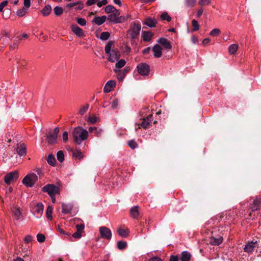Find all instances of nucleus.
I'll return each mask as SVG.
<instances>
[{
  "mask_svg": "<svg viewBox=\"0 0 261 261\" xmlns=\"http://www.w3.org/2000/svg\"><path fill=\"white\" fill-rule=\"evenodd\" d=\"M72 135L74 142L80 145L88 139L89 132L82 126H77L73 129Z\"/></svg>",
  "mask_w": 261,
  "mask_h": 261,
  "instance_id": "f257e3e1",
  "label": "nucleus"
},
{
  "mask_svg": "<svg viewBox=\"0 0 261 261\" xmlns=\"http://www.w3.org/2000/svg\"><path fill=\"white\" fill-rule=\"evenodd\" d=\"M114 42L109 41L105 46L106 54L109 55L108 60L111 62L117 61L120 56V54L117 49H114Z\"/></svg>",
  "mask_w": 261,
  "mask_h": 261,
  "instance_id": "f03ea898",
  "label": "nucleus"
},
{
  "mask_svg": "<svg viewBox=\"0 0 261 261\" xmlns=\"http://www.w3.org/2000/svg\"><path fill=\"white\" fill-rule=\"evenodd\" d=\"M120 11L118 10H116L111 14L108 16V19L115 23H122L125 22L129 17L128 15L126 16H121L120 15Z\"/></svg>",
  "mask_w": 261,
  "mask_h": 261,
  "instance_id": "7ed1b4c3",
  "label": "nucleus"
},
{
  "mask_svg": "<svg viewBox=\"0 0 261 261\" xmlns=\"http://www.w3.org/2000/svg\"><path fill=\"white\" fill-rule=\"evenodd\" d=\"M141 29V24L136 21L134 22L130 25L127 33L132 39H136L139 36Z\"/></svg>",
  "mask_w": 261,
  "mask_h": 261,
  "instance_id": "20e7f679",
  "label": "nucleus"
},
{
  "mask_svg": "<svg viewBox=\"0 0 261 261\" xmlns=\"http://www.w3.org/2000/svg\"><path fill=\"white\" fill-rule=\"evenodd\" d=\"M42 191L47 193L49 196L59 194L60 188L54 184H47L42 188Z\"/></svg>",
  "mask_w": 261,
  "mask_h": 261,
  "instance_id": "39448f33",
  "label": "nucleus"
},
{
  "mask_svg": "<svg viewBox=\"0 0 261 261\" xmlns=\"http://www.w3.org/2000/svg\"><path fill=\"white\" fill-rule=\"evenodd\" d=\"M38 176L34 173L27 174L23 179V183L27 187H32L37 181Z\"/></svg>",
  "mask_w": 261,
  "mask_h": 261,
  "instance_id": "423d86ee",
  "label": "nucleus"
},
{
  "mask_svg": "<svg viewBox=\"0 0 261 261\" xmlns=\"http://www.w3.org/2000/svg\"><path fill=\"white\" fill-rule=\"evenodd\" d=\"M59 132V128L56 127L53 131L50 132L47 136V141L50 144H55L57 142L58 134Z\"/></svg>",
  "mask_w": 261,
  "mask_h": 261,
  "instance_id": "0eeeda50",
  "label": "nucleus"
},
{
  "mask_svg": "<svg viewBox=\"0 0 261 261\" xmlns=\"http://www.w3.org/2000/svg\"><path fill=\"white\" fill-rule=\"evenodd\" d=\"M18 178V172L15 171L7 173L5 176V182L7 185H10L14 182Z\"/></svg>",
  "mask_w": 261,
  "mask_h": 261,
  "instance_id": "6e6552de",
  "label": "nucleus"
},
{
  "mask_svg": "<svg viewBox=\"0 0 261 261\" xmlns=\"http://www.w3.org/2000/svg\"><path fill=\"white\" fill-rule=\"evenodd\" d=\"M138 73L142 75H148L150 71V67L148 64L145 63L139 64L137 67Z\"/></svg>",
  "mask_w": 261,
  "mask_h": 261,
  "instance_id": "1a4fd4ad",
  "label": "nucleus"
},
{
  "mask_svg": "<svg viewBox=\"0 0 261 261\" xmlns=\"http://www.w3.org/2000/svg\"><path fill=\"white\" fill-rule=\"evenodd\" d=\"M100 237L110 240L112 238V232L111 230L106 226H101L99 229Z\"/></svg>",
  "mask_w": 261,
  "mask_h": 261,
  "instance_id": "9d476101",
  "label": "nucleus"
},
{
  "mask_svg": "<svg viewBox=\"0 0 261 261\" xmlns=\"http://www.w3.org/2000/svg\"><path fill=\"white\" fill-rule=\"evenodd\" d=\"M152 120V115H150L147 116L146 118L143 119V121L141 124H139L136 125L137 127H136V130L140 128V127H143L144 129H146L150 126L151 123V121Z\"/></svg>",
  "mask_w": 261,
  "mask_h": 261,
  "instance_id": "9b49d317",
  "label": "nucleus"
},
{
  "mask_svg": "<svg viewBox=\"0 0 261 261\" xmlns=\"http://www.w3.org/2000/svg\"><path fill=\"white\" fill-rule=\"evenodd\" d=\"M258 247V243L257 241H251L249 242L245 246L244 248V250L245 252L248 253H252L254 249Z\"/></svg>",
  "mask_w": 261,
  "mask_h": 261,
  "instance_id": "f8f14e48",
  "label": "nucleus"
},
{
  "mask_svg": "<svg viewBox=\"0 0 261 261\" xmlns=\"http://www.w3.org/2000/svg\"><path fill=\"white\" fill-rule=\"evenodd\" d=\"M43 205L41 203H38L35 206L33 212L37 218H40L43 214Z\"/></svg>",
  "mask_w": 261,
  "mask_h": 261,
  "instance_id": "ddd939ff",
  "label": "nucleus"
},
{
  "mask_svg": "<svg viewBox=\"0 0 261 261\" xmlns=\"http://www.w3.org/2000/svg\"><path fill=\"white\" fill-rule=\"evenodd\" d=\"M71 29L77 37H83L85 36L84 31L76 24H72L71 25Z\"/></svg>",
  "mask_w": 261,
  "mask_h": 261,
  "instance_id": "4468645a",
  "label": "nucleus"
},
{
  "mask_svg": "<svg viewBox=\"0 0 261 261\" xmlns=\"http://www.w3.org/2000/svg\"><path fill=\"white\" fill-rule=\"evenodd\" d=\"M73 205L72 203H63L62 205V212L64 214H71Z\"/></svg>",
  "mask_w": 261,
  "mask_h": 261,
  "instance_id": "2eb2a0df",
  "label": "nucleus"
},
{
  "mask_svg": "<svg viewBox=\"0 0 261 261\" xmlns=\"http://www.w3.org/2000/svg\"><path fill=\"white\" fill-rule=\"evenodd\" d=\"M11 211L15 220H18L21 218V213L19 207L13 205L11 207Z\"/></svg>",
  "mask_w": 261,
  "mask_h": 261,
  "instance_id": "dca6fc26",
  "label": "nucleus"
},
{
  "mask_svg": "<svg viewBox=\"0 0 261 261\" xmlns=\"http://www.w3.org/2000/svg\"><path fill=\"white\" fill-rule=\"evenodd\" d=\"M88 132L90 133L94 134V136L97 137L101 136L102 133V129L95 126H91L89 128Z\"/></svg>",
  "mask_w": 261,
  "mask_h": 261,
  "instance_id": "f3484780",
  "label": "nucleus"
},
{
  "mask_svg": "<svg viewBox=\"0 0 261 261\" xmlns=\"http://www.w3.org/2000/svg\"><path fill=\"white\" fill-rule=\"evenodd\" d=\"M115 86L116 83L114 81H109L106 84L103 88V91L106 93H109L113 90Z\"/></svg>",
  "mask_w": 261,
  "mask_h": 261,
  "instance_id": "a211bd4d",
  "label": "nucleus"
},
{
  "mask_svg": "<svg viewBox=\"0 0 261 261\" xmlns=\"http://www.w3.org/2000/svg\"><path fill=\"white\" fill-rule=\"evenodd\" d=\"M158 42L161 44L165 49H171L172 45L170 41L165 38H161L159 39Z\"/></svg>",
  "mask_w": 261,
  "mask_h": 261,
  "instance_id": "6ab92c4d",
  "label": "nucleus"
},
{
  "mask_svg": "<svg viewBox=\"0 0 261 261\" xmlns=\"http://www.w3.org/2000/svg\"><path fill=\"white\" fill-rule=\"evenodd\" d=\"M152 51L155 58H160L162 55V48L158 44H156L153 47Z\"/></svg>",
  "mask_w": 261,
  "mask_h": 261,
  "instance_id": "aec40b11",
  "label": "nucleus"
},
{
  "mask_svg": "<svg viewBox=\"0 0 261 261\" xmlns=\"http://www.w3.org/2000/svg\"><path fill=\"white\" fill-rule=\"evenodd\" d=\"M17 152L20 156H24L27 153V147L24 144H17Z\"/></svg>",
  "mask_w": 261,
  "mask_h": 261,
  "instance_id": "412c9836",
  "label": "nucleus"
},
{
  "mask_svg": "<svg viewBox=\"0 0 261 261\" xmlns=\"http://www.w3.org/2000/svg\"><path fill=\"white\" fill-rule=\"evenodd\" d=\"M261 206V198L256 197L253 200V203L251 206L252 211H257L260 208Z\"/></svg>",
  "mask_w": 261,
  "mask_h": 261,
  "instance_id": "4be33fe9",
  "label": "nucleus"
},
{
  "mask_svg": "<svg viewBox=\"0 0 261 261\" xmlns=\"http://www.w3.org/2000/svg\"><path fill=\"white\" fill-rule=\"evenodd\" d=\"M107 19V17L106 16H102L101 17H95L92 19V22L95 23L98 25H100L103 23Z\"/></svg>",
  "mask_w": 261,
  "mask_h": 261,
  "instance_id": "5701e85b",
  "label": "nucleus"
},
{
  "mask_svg": "<svg viewBox=\"0 0 261 261\" xmlns=\"http://www.w3.org/2000/svg\"><path fill=\"white\" fill-rule=\"evenodd\" d=\"M191 257V254L188 251H183L180 256L181 261H190Z\"/></svg>",
  "mask_w": 261,
  "mask_h": 261,
  "instance_id": "b1692460",
  "label": "nucleus"
},
{
  "mask_svg": "<svg viewBox=\"0 0 261 261\" xmlns=\"http://www.w3.org/2000/svg\"><path fill=\"white\" fill-rule=\"evenodd\" d=\"M131 216L134 219H136L139 215V207L138 206H135L133 207L130 211Z\"/></svg>",
  "mask_w": 261,
  "mask_h": 261,
  "instance_id": "393cba45",
  "label": "nucleus"
},
{
  "mask_svg": "<svg viewBox=\"0 0 261 261\" xmlns=\"http://www.w3.org/2000/svg\"><path fill=\"white\" fill-rule=\"evenodd\" d=\"M85 119L89 122L91 124H94L96 122L99 121V119L95 115L92 116H86Z\"/></svg>",
  "mask_w": 261,
  "mask_h": 261,
  "instance_id": "a878e982",
  "label": "nucleus"
},
{
  "mask_svg": "<svg viewBox=\"0 0 261 261\" xmlns=\"http://www.w3.org/2000/svg\"><path fill=\"white\" fill-rule=\"evenodd\" d=\"M239 45L237 44H232L228 47V51L230 55H234L238 51Z\"/></svg>",
  "mask_w": 261,
  "mask_h": 261,
  "instance_id": "bb28decb",
  "label": "nucleus"
},
{
  "mask_svg": "<svg viewBox=\"0 0 261 261\" xmlns=\"http://www.w3.org/2000/svg\"><path fill=\"white\" fill-rule=\"evenodd\" d=\"M144 23L149 27H154L155 26L156 21L155 19L149 17L145 19Z\"/></svg>",
  "mask_w": 261,
  "mask_h": 261,
  "instance_id": "cd10ccee",
  "label": "nucleus"
},
{
  "mask_svg": "<svg viewBox=\"0 0 261 261\" xmlns=\"http://www.w3.org/2000/svg\"><path fill=\"white\" fill-rule=\"evenodd\" d=\"M152 37V34L150 32H144L142 33L143 39L145 42L150 41Z\"/></svg>",
  "mask_w": 261,
  "mask_h": 261,
  "instance_id": "c85d7f7f",
  "label": "nucleus"
},
{
  "mask_svg": "<svg viewBox=\"0 0 261 261\" xmlns=\"http://www.w3.org/2000/svg\"><path fill=\"white\" fill-rule=\"evenodd\" d=\"M223 239L221 237L218 238L212 237L210 240V243L213 245H219L222 242Z\"/></svg>",
  "mask_w": 261,
  "mask_h": 261,
  "instance_id": "c756f323",
  "label": "nucleus"
},
{
  "mask_svg": "<svg viewBox=\"0 0 261 261\" xmlns=\"http://www.w3.org/2000/svg\"><path fill=\"white\" fill-rule=\"evenodd\" d=\"M119 235L122 237L126 238L128 236L129 230L128 229L119 228L117 230Z\"/></svg>",
  "mask_w": 261,
  "mask_h": 261,
  "instance_id": "7c9ffc66",
  "label": "nucleus"
},
{
  "mask_svg": "<svg viewBox=\"0 0 261 261\" xmlns=\"http://www.w3.org/2000/svg\"><path fill=\"white\" fill-rule=\"evenodd\" d=\"M51 10V7L50 5H47L45 6L43 9L41 10V13L43 16H46L48 15Z\"/></svg>",
  "mask_w": 261,
  "mask_h": 261,
  "instance_id": "2f4dec72",
  "label": "nucleus"
},
{
  "mask_svg": "<svg viewBox=\"0 0 261 261\" xmlns=\"http://www.w3.org/2000/svg\"><path fill=\"white\" fill-rule=\"evenodd\" d=\"M89 108V104H86L84 106H82L79 109V114L81 116L84 115L87 112Z\"/></svg>",
  "mask_w": 261,
  "mask_h": 261,
  "instance_id": "473e14b6",
  "label": "nucleus"
},
{
  "mask_svg": "<svg viewBox=\"0 0 261 261\" xmlns=\"http://www.w3.org/2000/svg\"><path fill=\"white\" fill-rule=\"evenodd\" d=\"M72 155L74 158L78 159L79 160L82 159L84 157L83 153L81 151L78 150H76L73 152Z\"/></svg>",
  "mask_w": 261,
  "mask_h": 261,
  "instance_id": "72a5a7b5",
  "label": "nucleus"
},
{
  "mask_svg": "<svg viewBox=\"0 0 261 261\" xmlns=\"http://www.w3.org/2000/svg\"><path fill=\"white\" fill-rule=\"evenodd\" d=\"M53 208L51 206H48L46 212V216L47 219L51 220L52 219V213Z\"/></svg>",
  "mask_w": 261,
  "mask_h": 261,
  "instance_id": "f704fd0d",
  "label": "nucleus"
},
{
  "mask_svg": "<svg viewBox=\"0 0 261 261\" xmlns=\"http://www.w3.org/2000/svg\"><path fill=\"white\" fill-rule=\"evenodd\" d=\"M47 161L48 163L51 166H54L56 164L55 158L51 154H49L48 156L47 159Z\"/></svg>",
  "mask_w": 261,
  "mask_h": 261,
  "instance_id": "c9c22d12",
  "label": "nucleus"
},
{
  "mask_svg": "<svg viewBox=\"0 0 261 261\" xmlns=\"http://www.w3.org/2000/svg\"><path fill=\"white\" fill-rule=\"evenodd\" d=\"M54 11L56 16H60L63 13V8L58 6L55 7Z\"/></svg>",
  "mask_w": 261,
  "mask_h": 261,
  "instance_id": "e433bc0d",
  "label": "nucleus"
},
{
  "mask_svg": "<svg viewBox=\"0 0 261 261\" xmlns=\"http://www.w3.org/2000/svg\"><path fill=\"white\" fill-rule=\"evenodd\" d=\"M27 10H28L25 8L23 7L22 9L18 10L16 12V14L19 17H22L25 15L27 12Z\"/></svg>",
  "mask_w": 261,
  "mask_h": 261,
  "instance_id": "4c0bfd02",
  "label": "nucleus"
},
{
  "mask_svg": "<svg viewBox=\"0 0 261 261\" xmlns=\"http://www.w3.org/2000/svg\"><path fill=\"white\" fill-rule=\"evenodd\" d=\"M126 64V62L124 59H121L118 61L115 64L116 68H121L124 66Z\"/></svg>",
  "mask_w": 261,
  "mask_h": 261,
  "instance_id": "58836bf2",
  "label": "nucleus"
},
{
  "mask_svg": "<svg viewBox=\"0 0 261 261\" xmlns=\"http://www.w3.org/2000/svg\"><path fill=\"white\" fill-rule=\"evenodd\" d=\"M196 0H186L185 1V5L187 7L192 8L196 4Z\"/></svg>",
  "mask_w": 261,
  "mask_h": 261,
  "instance_id": "ea45409f",
  "label": "nucleus"
},
{
  "mask_svg": "<svg viewBox=\"0 0 261 261\" xmlns=\"http://www.w3.org/2000/svg\"><path fill=\"white\" fill-rule=\"evenodd\" d=\"M117 247L119 249L122 250L125 249L127 246V243L124 241H118L117 242Z\"/></svg>",
  "mask_w": 261,
  "mask_h": 261,
  "instance_id": "a19ab883",
  "label": "nucleus"
},
{
  "mask_svg": "<svg viewBox=\"0 0 261 261\" xmlns=\"http://www.w3.org/2000/svg\"><path fill=\"white\" fill-rule=\"evenodd\" d=\"M161 18L163 20H167L169 22L171 20V17L168 15L167 12L163 13L161 15Z\"/></svg>",
  "mask_w": 261,
  "mask_h": 261,
  "instance_id": "79ce46f5",
  "label": "nucleus"
},
{
  "mask_svg": "<svg viewBox=\"0 0 261 261\" xmlns=\"http://www.w3.org/2000/svg\"><path fill=\"white\" fill-rule=\"evenodd\" d=\"M192 25L193 27V31H196L199 29V25L198 21L195 19H193L192 21Z\"/></svg>",
  "mask_w": 261,
  "mask_h": 261,
  "instance_id": "37998d69",
  "label": "nucleus"
},
{
  "mask_svg": "<svg viewBox=\"0 0 261 261\" xmlns=\"http://www.w3.org/2000/svg\"><path fill=\"white\" fill-rule=\"evenodd\" d=\"M117 9L112 5H109L105 8V11L107 13H113Z\"/></svg>",
  "mask_w": 261,
  "mask_h": 261,
  "instance_id": "c03bdc74",
  "label": "nucleus"
},
{
  "mask_svg": "<svg viewBox=\"0 0 261 261\" xmlns=\"http://www.w3.org/2000/svg\"><path fill=\"white\" fill-rule=\"evenodd\" d=\"M57 158L60 162H62L64 160V154L62 151H59L57 153Z\"/></svg>",
  "mask_w": 261,
  "mask_h": 261,
  "instance_id": "a18cd8bd",
  "label": "nucleus"
},
{
  "mask_svg": "<svg viewBox=\"0 0 261 261\" xmlns=\"http://www.w3.org/2000/svg\"><path fill=\"white\" fill-rule=\"evenodd\" d=\"M110 37V34L108 32H104L101 33L100 39L102 40H107Z\"/></svg>",
  "mask_w": 261,
  "mask_h": 261,
  "instance_id": "49530a36",
  "label": "nucleus"
},
{
  "mask_svg": "<svg viewBox=\"0 0 261 261\" xmlns=\"http://www.w3.org/2000/svg\"><path fill=\"white\" fill-rule=\"evenodd\" d=\"M118 100L117 98H115L113 99L111 102V109L114 110L118 108Z\"/></svg>",
  "mask_w": 261,
  "mask_h": 261,
  "instance_id": "de8ad7c7",
  "label": "nucleus"
},
{
  "mask_svg": "<svg viewBox=\"0 0 261 261\" xmlns=\"http://www.w3.org/2000/svg\"><path fill=\"white\" fill-rule=\"evenodd\" d=\"M220 33V30L219 29H214L211 31L210 35L212 36H217L219 35Z\"/></svg>",
  "mask_w": 261,
  "mask_h": 261,
  "instance_id": "09e8293b",
  "label": "nucleus"
},
{
  "mask_svg": "<svg viewBox=\"0 0 261 261\" xmlns=\"http://www.w3.org/2000/svg\"><path fill=\"white\" fill-rule=\"evenodd\" d=\"M76 21L77 23L81 25V26L86 25L87 22L86 20L84 18L79 17L76 18Z\"/></svg>",
  "mask_w": 261,
  "mask_h": 261,
  "instance_id": "8fccbe9b",
  "label": "nucleus"
},
{
  "mask_svg": "<svg viewBox=\"0 0 261 261\" xmlns=\"http://www.w3.org/2000/svg\"><path fill=\"white\" fill-rule=\"evenodd\" d=\"M37 239L39 242L42 243L45 241V238L43 234H38L37 236Z\"/></svg>",
  "mask_w": 261,
  "mask_h": 261,
  "instance_id": "3c124183",
  "label": "nucleus"
},
{
  "mask_svg": "<svg viewBox=\"0 0 261 261\" xmlns=\"http://www.w3.org/2000/svg\"><path fill=\"white\" fill-rule=\"evenodd\" d=\"M128 144L129 146V147L132 149H135L137 147V143L134 140H131L129 141Z\"/></svg>",
  "mask_w": 261,
  "mask_h": 261,
  "instance_id": "603ef678",
  "label": "nucleus"
},
{
  "mask_svg": "<svg viewBox=\"0 0 261 261\" xmlns=\"http://www.w3.org/2000/svg\"><path fill=\"white\" fill-rule=\"evenodd\" d=\"M77 6L75 8L77 10H81L84 8V4L81 1L76 2Z\"/></svg>",
  "mask_w": 261,
  "mask_h": 261,
  "instance_id": "864d4df0",
  "label": "nucleus"
},
{
  "mask_svg": "<svg viewBox=\"0 0 261 261\" xmlns=\"http://www.w3.org/2000/svg\"><path fill=\"white\" fill-rule=\"evenodd\" d=\"M23 8H25L27 10L31 6V0H23Z\"/></svg>",
  "mask_w": 261,
  "mask_h": 261,
  "instance_id": "5fc2aeb1",
  "label": "nucleus"
},
{
  "mask_svg": "<svg viewBox=\"0 0 261 261\" xmlns=\"http://www.w3.org/2000/svg\"><path fill=\"white\" fill-rule=\"evenodd\" d=\"M8 1H4L0 4V12L3 11L4 8L8 5Z\"/></svg>",
  "mask_w": 261,
  "mask_h": 261,
  "instance_id": "6e6d98bb",
  "label": "nucleus"
},
{
  "mask_svg": "<svg viewBox=\"0 0 261 261\" xmlns=\"http://www.w3.org/2000/svg\"><path fill=\"white\" fill-rule=\"evenodd\" d=\"M62 139L64 142H67L68 140V133L67 132H64L63 133Z\"/></svg>",
  "mask_w": 261,
  "mask_h": 261,
  "instance_id": "4d7b16f0",
  "label": "nucleus"
},
{
  "mask_svg": "<svg viewBox=\"0 0 261 261\" xmlns=\"http://www.w3.org/2000/svg\"><path fill=\"white\" fill-rule=\"evenodd\" d=\"M76 228L77 229V231L80 232L81 233L82 232L84 228V225L83 224H78L76 225Z\"/></svg>",
  "mask_w": 261,
  "mask_h": 261,
  "instance_id": "13d9d810",
  "label": "nucleus"
},
{
  "mask_svg": "<svg viewBox=\"0 0 261 261\" xmlns=\"http://www.w3.org/2000/svg\"><path fill=\"white\" fill-rule=\"evenodd\" d=\"M99 0H87L86 2V5L88 6H90L95 3H96Z\"/></svg>",
  "mask_w": 261,
  "mask_h": 261,
  "instance_id": "bf43d9fd",
  "label": "nucleus"
},
{
  "mask_svg": "<svg viewBox=\"0 0 261 261\" xmlns=\"http://www.w3.org/2000/svg\"><path fill=\"white\" fill-rule=\"evenodd\" d=\"M58 231L61 233V234H65V235H66V236H69L70 234V233L69 232H66L62 228H61L59 226H58Z\"/></svg>",
  "mask_w": 261,
  "mask_h": 261,
  "instance_id": "052dcab7",
  "label": "nucleus"
},
{
  "mask_svg": "<svg viewBox=\"0 0 261 261\" xmlns=\"http://www.w3.org/2000/svg\"><path fill=\"white\" fill-rule=\"evenodd\" d=\"M25 243H29L32 241V237L30 235H27L24 240Z\"/></svg>",
  "mask_w": 261,
  "mask_h": 261,
  "instance_id": "680f3d73",
  "label": "nucleus"
},
{
  "mask_svg": "<svg viewBox=\"0 0 261 261\" xmlns=\"http://www.w3.org/2000/svg\"><path fill=\"white\" fill-rule=\"evenodd\" d=\"M82 237V233L79 231H76L73 233L72 237L76 239H80Z\"/></svg>",
  "mask_w": 261,
  "mask_h": 261,
  "instance_id": "e2e57ef3",
  "label": "nucleus"
},
{
  "mask_svg": "<svg viewBox=\"0 0 261 261\" xmlns=\"http://www.w3.org/2000/svg\"><path fill=\"white\" fill-rule=\"evenodd\" d=\"M203 10L202 8H200L198 9L197 12V17L198 18L200 17V16H201V15L203 13Z\"/></svg>",
  "mask_w": 261,
  "mask_h": 261,
  "instance_id": "0e129e2a",
  "label": "nucleus"
},
{
  "mask_svg": "<svg viewBox=\"0 0 261 261\" xmlns=\"http://www.w3.org/2000/svg\"><path fill=\"white\" fill-rule=\"evenodd\" d=\"M179 258L177 256L171 255L170 258V261H178Z\"/></svg>",
  "mask_w": 261,
  "mask_h": 261,
  "instance_id": "69168bd1",
  "label": "nucleus"
},
{
  "mask_svg": "<svg viewBox=\"0 0 261 261\" xmlns=\"http://www.w3.org/2000/svg\"><path fill=\"white\" fill-rule=\"evenodd\" d=\"M77 4V3H76V2L69 3L67 5L66 7L70 9V8L76 6Z\"/></svg>",
  "mask_w": 261,
  "mask_h": 261,
  "instance_id": "338daca9",
  "label": "nucleus"
},
{
  "mask_svg": "<svg viewBox=\"0 0 261 261\" xmlns=\"http://www.w3.org/2000/svg\"><path fill=\"white\" fill-rule=\"evenodd\" d=\"M149 261H162V259L158 257H153L151 258Z\"/></svg>",
  "mask_w": 261,
  "mask_h": 261,
  "instance_id": "774afa93",
  "label": "nucleus"
}]
</instances>
